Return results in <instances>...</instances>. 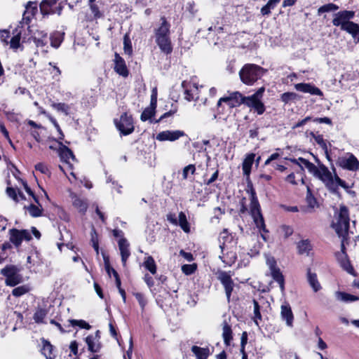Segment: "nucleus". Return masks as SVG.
<instances>
[{
	"instance_id": "obj_26",
	"label": "nucleus",
	"mask_w": 359,
	"mask_h": 359,
	"mask_svg": "<svg viewBox=\"0 0 359 359\" xmlns=\"http://www.w3.org/2000/svg\"><path fill=\"white\" fill-rule=\"evenodd\" d=\"M250 212L252 216L262 214L255 191L252 188L250 189Z\"/></svg>"
},
{
	"instance_id": "obj_41",
	"label": "nucleus",
	"mask_w": 359,
	"mask_h": 359,
	"mask_svg": "<svg viewBox=\"0 0 359 359\" xmlns=\"http://www.w3.org/2000/svg\"><path fill=\"white\" fill-rule=\"evenodd\" d=\"M143 264L144 266L152 274H155L156 273V264L151 256L146 257Z\"/></svg>"
},
{
	"instance_id": "obj_11",
	"label": "nucleus",
	"mask_w": 359,
	"mask_h": 359,
	"mask_svg": "<svg viewBox=\"0 0 359 359\" xmlns=\"http://www.w3.org/2000/svg\"><path fill=\"white\" fill-rule=\"evenodd\" d=\"M246 96L243 95L241 93L236 91L231 93L229 96L221 97L218 100V106L220 107V104L226 103L229 108H234L239 107L241 104L247 106Z\"/></svg>"
},
{
	"instance_id": "obj_13",
	"label": "nucleus",
	"mask_w": 359,
	"mask_h": 359,
	"mask_svg": "<svg viewBox=\"0 0 359 359\" xmlns=\"http://www.w3.org/2000/svg\"><path fill=\"white\" fill-rule=\"evenodd\" d=\"M114 123L121 134L128 135L134 130L133 120L131 116L127 113H123L119 119H115Z\"/></svg>"
},
{
	"instance_id": "obj_51",
	"label": "nucleus",
	"mask_w": 359,
	"mask_h": 359,
	"mask_svg": "<svg viewBox=\"0 0 359 359\" xmlns=\"http://www.w3.org/2000/svg\"><path fill=\"white\" fill-rule=\"evenodd\" d=\"M219 245L223 243H234L233 241L232 236L229 233L226 229H224L223 231L220 233L219 237Z\"/></svg>"
},
{
	"instance_id": "obj_20",
	"label": "nucleus",
	"mask_w": 359,
	"mask_h": 359,
	"mask_svg": "<svg viewBox=\"0 0 359 359\" xmlns=\"http://www.w3.org/2000/svg\"><path fill=\"white\" fill-rule=\"evenodd\" d=\"M114 62V69L116 72L124 77L128 76V71L126 67L125 61L118 53L115 54Z\"/></svg>"
},
{
	"instance_id": "obj_3",
	"label": "nucleus",
	"mask_w": 359,
	"mask_h": 359,
	"mask_svg": "<svg viewBox=\"0 0 359 359\" xmlns=\"http://www.w3.org/2000/svg\"><path fill=\"white\" fill-rule=\"evenodd\" d=\"M265 72L264 69L257 65L246 64L240 70L239 76L243 83L251 86L261 79Z\"/></svg>"
},
{
	"instance_id": "obj_43",
	"label": "nucleus",
	"mask_w": 359,
	"mask_h": 359,
	"mask_svg": "<svg viewBox=\"0 0 359 359\" xmlns=\"http://www.w3.org/2000/svg\"><path fill=\"white\" fill-rule=\"evenodd\" d=\"M253 306H254V309H253L254 316H253L252 319H253L254 322L255 323V324L258 325V320H262L261 306H260L259 302H257L255 299H253Z\"/></svg>"
},
{
	"instance_id": "obj_27",
	"label": "nucleus",
	"mask_w": 359,
	"mask_h": 359,
	"mask_svg": "<svg viewBox=\"0 0 359 359\" xmlns=\"http://www.w3.org/2000/svg\"><path fill=\"white\" fill-rule=\"evenodd\" d=\"M85 341L88 345V348L90 352H99L100 349V344L98 339H97V336L89 335L86 338Z\"/></svg>"
},
{
	"instance_id": "obj_32",
	"label": "nucleus",
	"mask_w": 359,
	"mask_h": 359,
	"mask_svg": "<svg viewBox=\"0 0 359 359\" xmlns=\"http://www.w3.org/2000/svg\"><path fill=\"white\" fill-rule=\"evenodd\" d=\"M13 36L11 38L10 42L8 43L10 44V47L13 49H17L20 46V41L21 38V28L20 27V25L18 26L14 30H13Z\"/></svg>"
},
{
	"instance_id": "obj_45",
	"label": "nucleus",
	"mask_w": 359,
	"mask_h": 359,
	"mask_svg": "<svg viewBox=\"0 0 359 359\" xmlns=\"http://www.w3.org/2000/svg\"><path fill=\"white\" fill-rule=\"evenodd\" d=\"M177 224L184 232H189L190 228L187 219L186 215L183 212L179 213V222Z\"/></svg>"
},
{
	"instance_id": "obj_44",
	"label": "nucleus",
	"mask_w": 359,
	"mask_h": 359,
	"mask_svg": "<svg viewBox=\"0 0 359 359\" xmlns=\"http://www.w3.org/2000/svg\"><path fill=\"white\" fill-rule=\"evenodd\" d=\"M253 220L256 224V226L259 229V231H262L265 233L268 232V230L266 229V225L264 223V217L262 214L252 216Z\"/></svg>"
},
{
	"instance_id": "obj_36",
	"label": "nucleus",
	"mask_w": 359,
	"mask_h": 359,
	"mask_svg": "<svg viewBox=\"0 0 359 359\" xmlns=\"http://www.w3.org/2000/svg\"><path fill=\"white\" fill-rule=\"evenodd\" d=\"M57 0H43L40 4V9L43 15L54 13L52 9L53 5L56 4Z\"/></svg>"
},
{
	"instance_id": "obj_24",
	"label": "nucleus",
	"mask_w": 359,
	"mask_h": 359,
	"mask_svg": "<svg viewBox=\"0 0 359 359\" xmlns=\"http://www.w3.org/2000/svg\"><path fill=\"white\" fill-rule=\"evenodd\" d=\"M182 87L184 89V98L188 101L194 99V94L197 92L198 88L195 84L191 85L190 83L183 81Z\"/></svg>"
},
{
	"instance_id": "obj_22",
	"label": "nucleus",
	"mask_w": 359,
	"mask_h": 359,
	"mask_svg": "<svg viewBox=\"0 0 359 359\" xmlns=\"http://www.w3.org/2000/svg\"><path fill=\"white\" fill-rule=\"evenodd\" d=\"M118 248L121 252V262L123 266H125L128 258L130 255V252L129 250V243L126 238H121L118 241Z\"/></svg>"
},
{
	"instance_id": "obj_31",
	"label": "nucleus",
	"mask_w": 359,
	"mask_h": 359,
	"mask_svg": "<svg viewBox=\"0 0 359 359\" xmlns=\"http://www.w3.org/2000/svg\"><path fill=\"white\" fill-rule=\"evenodd\" d=\"M306 201L308 205L306 208H304V212H312L315 207L318 206V203L316 198L312 195L309 188L307 189V194Z\"/></svg>"
},
{
	"instance_id": "obj_35",
	"label": "nucleus",
	"mask_w": 359,
	"mask_h": 359,
	"mask_svg": "<svg viewBox=\"0 0 359 359\" xmlns=\"http://www.w3.org/2000/svg\"><path fill=\"white\" fill-rule=\"evenodd\" d=\"M335 297L337 300L344 302H352L359 299V297L344 292H336Z\"/></svg>"
},
{
	"instance_id": "obj_29",
	"label": "nucleus",
	"mask_w": 359,
	"mask_h": 359,
	"mask_svg": "<svg viewBox=\"0 0 359 359\" xmlns=\"http://www.w3.org/2000/svg\"><path fill=\"white\" fill-rule=\"evenodd\" d=\"M42 344L43 347L41 348V353L46 357V358L55 359V354L53 353V346L50 344V343L44 339H42Z\"/></svg>"
},
{
	"instance_id": "obj_34",
	"label": "nucleus",
	"mask_w": 359,
	"mask_h": 359,
	"mask_svg": "<svg viewBox=\"0 0 359 359\" xmlns=\"http://www.w3.org/2000/svg\"><path fill=\"white\" fill-rule=\"evenodd\" d=\"M191 351L196 355L197 359H207L210 355V350L208 348H201L197 346L191 347Z\"/></svg>"
},
{
	"instance_id": "obj_62",
	"label": "nucleus",
	"mask_w": 359,
	"mask_h": 359,
	"mask_svg": "<svg viewBox=\"0 0 359 359\" xmlns=\"http://www.w3.org/2000/svg\"><path fill=\"white\" fill-rule=\"evenodd\" d=\"M196 170L195 165L193 164H190L186 167L184 168L183 172H182V177L183 179H187L188 177L189 172H191L192 175L194 174Z\"/></svg>"
},
{
	"instance_id": "obj_30",
	"label": "nucleus",
	"mask_w": 359,
	"mask_h": 359,
	"mask_svg": "<svg viewBox=\"0 0 359 359\" xmlns=\"http://www.w3.org/2000/svg\"><path fill=\"white\" fill-rule=\"evenodd\" d=\"M307 280L315 292L321 289V285L318 282L316 273H312L310 269L307 271Z\"/></svg>"
},
{
	"instance_id": "obj_4",
	"label": "nucleus",
	"mask_w": 359,
	"mask_h": 359,
	"mask_svg": "<svg viewBox=\"0 0 359 359\" xmlns=\"http://www.w3.org/2000/svg\"><path fill=\"white\" fill-rule=\"evenodd\" d=\"M221 255L219 256L222 262L227 265L231 266L237 259L236 246L235 243H223L219 245Z\"/></svg>"
},
{
	"instance_id": "obj_42",
	"label": "nucleus",
	"mask_w": 359,
	"mask_h": 359,
	"mask_svg": "<svg viewBox=\"0 0 359 359\" xmlns=\"http://www.w3.org/2000/svg\"><path fill=\"white\" fill-rule=\"evenodd\" d=\"M297 248L299 254H308L311 250V245L309 240H302L298 243Z\"/></svg>"
},
{
	"instance_id": "obj_39",
	"label": "nucleus",
	"mask_w": 359,
	"mask_h": 359,
	"mask_svg": "<svg viewBox=\"0 0 359 359\" xmlns=\"http://www.w3.org/2000/svg\"><path fill=\"white\" fill-rule=\"evenodd\" d=\"M39 205L31 204L27 207H25L28 210L29 215L33 217H37L41 215L43 209L41 205L37 203Z\"/></svg>"
},
{
	"instance_id": "obj_8",
	"label": "nucleus",
	"mask_w": 359,
	"mask_h": 359,
	"mask_svg": "<svg viewBox=\"0 0 359 359\" xmlns=\"http://www.w3.org/2000/svg\"><path fill=\"white\" fill-rule=\"evenodd\" d=\"M265 90L264 87L259 88L256 93L250 96H246L247 107L254 109L258 114H262L265 111V107L261 101Z\"/></svg>"
},
{
	"instance_id": "obj_17",
	"label": "nucleus",
	"mask_w": 359,
	"mask_h": 359,
	"mask_svg": "<svg viewBox=\"0 0 359 359\" xmlns=\"http://www.w3.org/2000/svg\"><path fill=\"white\" fill-rule=\"evenodd\" d=\"M294 88L297 90L303 92V93H310L311 95H323V92L315 86L311 84V83H297L294 86Z\"/></svg>"
},
{
	"instance_id": "obj_9",
	"label": "nucleus",
	"mask_w": 359,
	"mask_h": 359,
	"mask_svg": "<svg viewBox=\"0 0 359 359\" xmlns=\"http://www.w3.org/2000/svg\"><path fill=\"white\" fill-rule=\"evenodd\" d=\"M265 90L264 87L259 88L256 93L250 96H246L247 107L254 109L258 114H262L265 111V107L261 101Z\"/></svg>"
},
{
	"instance_id": "obj_28",
	"label": "nucleus",
	"mask_w": 359,
	"mask_h": 359,
	"mask_svg": "<svg viewBox=\"0 0 359 359\" xmlns=\"http://www.w3.org/2000/svg\"><path fill=\"white\" fill-rule=\"evenodd\" d=\"M255 154H248L245 158L243 165L242 169L243 172V175L245 176H249L251 172L252 165L253 164L255 160Z\"/></svg>"
},
{
	"instance_id": "obj_59",
	"label": "nucleus",
	"mask_w": 359,
	"mask_h": 359,
	"mask_svg": "<svg viewBox=\"0 0 359 359\" xmlns=\"http://www.w3.org/2000/svg\"><path fill=\"white\" fill-rule=\"evenodd\" d=\"M133 295L135 297L142 310L143 311L147 304V301L146 298L144 297V294L140 292H135V293H133Z\"/></svg>"
},
{
	"instance_id": "obj_58",
	"label": "nucleus",
	"mask_w": 359,
	"mask_h": 359,
	"mask_svg": "<svg viewBox=\"0 0 359 359\" xmlns=\"http://www.w3.org/2000/svg\"><path fill=\"white\" fill-rule=\"evenodd\" d=\"M29 288L25 285H22L14 288L12 291V294L15 297H20L27 292H28Z\"/></svg>"
},
{
	"instance_id": "obj_12",
	"label": "nucleus",
	"mask_w": 359,
	"mask_h": 359,
	"mask_svg": "<svg viewBox=\"0 0 359 359\" xmlns=\"http://www.w3.org/2000/svg\"><path fill=\"white\" fill-rule=\"evenodd\" d=\"M232 273L231 271H224L222 270L217 271L216 273L217 278L223 285L226 295L227 301L230 302L231 295L234 287V283L231 278Z\"/></svg>"
},
{
	"instance_id": "obj_61",
	"label": "nucleus",
	"mask_w": 359,
	"mask_h": 359,
	"mask_svg": "<svg viewBox=\"0 0 359 359\" xmlns=\"http://www.w3.org/2000/svg\"><path fill=\"white\" fill-rule=\"evenodd\" d=\"M196 267L194 264H184L182 266V272L186 275H191L196 271Z\"/></svg>"
},
{
	"instance_id": "obj_23",
	"label": "nucleus",
	"mask_w": 359,
	"mask_h": 359,
	"mask_svg": "<svg viewBox=\"0 0 359 359\" xmlns=\"http://www.w3.org/2000/svg\"><path fill=\"white\" fill-rule=\"evenodd\" d=\"M70 196L74 207L78 209L80 212L84 214L88 208L87 201L84 198L79 197L78 196L73 193L71 194Z\"/></svg>"
},
{
	"instance_id": "obj_56",
	"label": "nucleus",
	"mask_w": 359,
	"mask_h": 359,
	"mask_svg": "<svg viewBox=\"0 0 359 359\" xmlns=\"http://www.w3.org/2000/svg\"><path fill=\"white\" fill-rule=\"evenodd\" d=\"M297 97L298 95L295 93L287 92L281 95V100L287 104L290 101L295 100Z\"/></svg>"
},
{
	"instance_id": "obj_18",
	"label": "nucleus",
	"mask_w": 359,
	"mask_h": 359,
	"mask_svg": "<svg viewBox=\"0 0 359 359\" xmlns=\"http://www.w3.org/2000/svg\"><path fill=\"white\" fill-rule=\"evenodd\" d=\"M290 161L295 164L299 165L302 169H303V166H304L309 170V172L313 174L314 176L316 175L317 172L319 170V168L316 166L311 162L303 158L300 157L298 159L290 158Z\"/></svg>"
},
{
	"instance_id": "obj_46",
	"label": "nucleus",
	"mask_w": 359,
	"mask_h": 359,
	"mask_svg": "<svg viewBox=\"0 0 359 359\" xmlns=\"http://www.w3.org/2000/svg\"><path fill=\"white\" fill-rule=\"evenodd\" d=\"M123 50L129 56L133 54L132 43L128 34H126L123 36Z\"/></svg>"
},
{
	"instance_id": "obj_55",
	"label": "nucleus",
	"mask_w": 359,
	"mask_h": 359,
	"mask_svg": "<svg viewBox=\"0 0 359 359\" xmlns=\"http://www.w3.org/2000/svg\"><path fill=\"white\" fill-rule=\"evenodd\" d=\"M70 325L73 327L79 326L81 328L90 330L91 326L83 320H69Z\"/></svg>"
},
{
	"instance_id": "obj_47",
	"label": "nucleus",
	"mask_w": 359,
	"mask_h": 359,
	"mask_svg": "<svg viewBox=\"0 0 359 359\" xmlns=\"http://www.w3.org/2000/svg\"><path fill=\"white\" fill-rule=\"evenodd\" d=\"M50 44L54 48H58L63 41V36L60 32H55L50 36Z\"/></svg>"
},
{
	"instance_id": "obj_40",
	"label": "nucleus",
	"mask_w": 359,
	"mask_h": 359,
	"mask_svg": "<svg viewBox=\"0 0 359 359\" xmlns=\"http://www.w3.org/2000/svg\"><path fill=\"white\" fill-rule=\"evenodd\" d=\"M350 34L356 42H359V25L354 22L345 31Z\"/></svg>"
},
{
	"instance_id": "obj_21",
	"label": "nucleus",
	"mask_w": 359,
	"mask_h": 359,
	"mask_svg": "<svg viewBox=\"0 0 359 359\" xmlns=\"http://www.w3.org/2000/svg\"><path fill=\"white\" fill-rule=\"evenodd\" d=\"M34 41L37 47L47 46L48 42V34L43 30H36L34 33Z\"/></svg>"
},
{
	"instance_id": "obj_25",
	"label": "nucleus",
	"mask_w": 359,
	"mask_h": 359,
	"mask_svg": "<svg viewBox=\"0 0 359 359\" xmlns=\"http://www.w3.org/2000/svg\"><path fill=\"white\" fill-rule=\"evenodd\" d=\"M281 317L283 320L286 321V324L291 327L294 319L293 313L290 306L288 304L281 306Z\"/></svg>"
},
{
	"instance_id": "obj_57",
	"label": "nucleus",
	"mask_w": 359,
	"mask_h": 359,
	"mask_svg": "<svg viewBox=\"0 0 359 359\" xmlns=\"http://www.w3.org/2000/svg\"><path fill=\"white\" fill-rule=\"evenodd\" d=\"M34 15H31V13H29V8H26L25 11L23 13L22 20L21 22H20V27L22 29L24 24L28 25L29 22L31 21V19Z\"/></svg>"
},
{
	"instance_id": "obj_64",
	"label": "nucleus",
	"mask_w": 359,
	"mask_h": 359,
	"mask_svg": "<svg viewBox=\"0 0 359 359\" xmlns=\"http://www.w3.org/2000/svg\"><path fill=\"white\" fill-rule=\"evenodd\" d=\"M35 169H36V170L39 171L40 172H41L43 174L47 175V174L50 173L48 167L46 166V165H45L43 163H37L35 165Z\"/></svg>"
},
{
	"instance_id": "obj_63",
	"label": "nucleus",
	"mask_w": 359,
	"mask_h": 359,
	"mask_svg": "<svg viewBox=\"0 0 359 359\" xmlns=\"http://www.w3.org/2000/svg\"><path fill=\"white\" fill-rule=\"evenodd\" d=\"M48 118H49L50 121L53 123L54 127L56 128L57 131L58 132V133L60 135L59 140H63L65 135H64L58 123L57 122V121L53 117H52L50 116H48Z\"/></svg>"
},
{
	"instance_id": "obj_52",
	"label": "nucleus",
	"mask_w": 359,
	"mask_h": 359,
	"mask_svg": "<svg viewBox=\"0 0 359 359\" xmlns=\"http://www.w3.org/2000/svg\"><path fill=\"white\" fill-rule=\"evenodd\" d=\"M338 9H339V6L337 5L332 4V3H330V4H327L320 6L318 8V12L320 14V13H323L335 11Z\"/></svg>"
},
{
	"instance_id": "obj_2",
	"label": "nucleus",
	"mask_w": 359,
	"mask_h": 359,
	"mask_svg": "<svg viewBox=\"0 0 359 359\" xmlns=\"http://www.w3.org/2000/svg\"><path fill=\"white\" fill-rule=\"evenodd\" d=\"M161 21L159 26L154 29L156 43L162 52L170 54L172 50L170 37V24L165 17H161Z\"/></svg>"
},
{
	"instance_id": "obj_48",
	"label": "nucleus",
	"mask_w": 359,
	"mask_h": 359,
	"mask_svg": "<svg viewBox=\"0 0 359 359\" xmlns=\"http://www.w3.org/2000/svg\"><path fill=\"white\" fill-rule=\"evenodd\" d=\"M105 268H106V271L109 276H111V271H112L114 273V277L115 279L116 286L118 288V290H119L120 288H122L121 279H120L119 275L117 273V271L114 269L111 268L109 266V264H106Z\"/></svg>"
},
{
	"instance_id": "obj_38",
	"label": "nucleus",
	"mask_w": 359,
	"mask_h": 359,
	"mask_svg": "<svg viewBox=\"0 0 359 359\" xmlns=\"http://www.w3.org/2000/svg\"><path fill=\"white\" fill-rule=\"evenodd\" d=\"M280 0H269L267 4L261 8V13L262 15H269L271 10H273Z\"/></svg>"
},
{
	"instance_id": "obj_7",
	"label": "nucleus",
	"mask_w": 359,
	"mask_h": 359,
	"mask_svg": "<svg viewBox=\"0 0 359 359\" xmlns=\"http://www.w3.org/2000/svg\"><path fill=\"white\" fill-rule=\"evenodd\" d=\"M316 177L323 182L327 189L332 194H337V184L334 181V177L332 176L331 172L327 167L322 165L319 168Z\"/></svg>"
},
{
	"instance_id": "obj_50",
	"label": "nucleus",
	"mask_w": 359,
	"mask_h": 359,
	"mask_svg": "<svg viewBox=\"0 0 359 359\" xmlns=\"http://www.w3.org/2000/svg\"><path fill=\"white\" fill-rule=\"evenodd\" d=\"M52 107L57 111L64 113L66 116L69 114L70 107L65 103H53Z\"/></svg>"
},
{
	"instance_id": "obj_49",
	"label": "nucleus",
	"mask_w": 359,
	"mask_h": 359,
	"mask_svg": "<svg viewBox=\"0 0 359 359\" xmlns=\"http://www.w3.org/2000/svg\"><path fill=\"white\" fill-rule=\"evenodd\" d=\"M46 315L47 311L46 309H39L34 313L33 318L36 323H43Z\"/></svg>"
},
{
	"instance_id": "obj_54",
	"label": "nucleus",
	"mask_w": 359,
	"mask_h": 359,
	"mask_svg": "<svg viewBox=\"0 0 359 359\" xmlns=\"http://www.w3.org/2000/svg\"><path fill=\"white\" fill-rule=\"evenodd\" d=\"M90 9L93 16H90L88 18L89 20H95L102 17V13L100 11L99 7L97 4H91L90 6Z\"/></svg>"
},
{
	"instance_id": "obj_16",
	"label": "nucleus",
	"mask_w": 359,
	"mask_h": 359,
	"mask_svg": "<svg viewBox=\"0 0 359 359\" xmlns=\"http://www.w3.org/2000/svg\"><path fill=\"white\" fill-rule=\"evenodd\" d=\"M185 133L182 130H165L157 134L156 139L158 141H175L182 137L185 136Z\"/></svg>"
},
{
	"instance_id": "obj_60",
	"label": "nucleus",
	"mask_w": 359,
	"mask_h": 359,
	"mask_svg": "<svg viewBox=\"0 0 359 359\" xmlns=\"http://www.w3.org/2000/svg\"><path fill=\"white\" fill-rule=\"evenodd\" d=\"M154 115V110L150 108H146L141 114V120L142 121H146L150 119Z\"/></svg>"
},
{
	"instance_id": "obj_37",
	"label": "nucleus",
	"mask_w": 359,
	"mask_h": 359,
	"mask_svg": "<svg viewBox=\"0 0 359 359\" xmlns=\"http://www.w3.org/2000/svg\"><path fill=\"white\" fill-rule=\"evenodd\" d=\"M270 273L274 280H276L280 286L281 291L284 290V277L279 268L270 271Z\"/></svg>"
},
{
	"instance_id": "obj_1",
	"label": "nucleus",
	"mask_w": 359,
	"mask_h": 359,
	"mask_svg": "<svg viewBox=\"0 0 359 359\" xmlns=\"http://www.w3.org/2000/svg\"><path fill=\"white\" fill-rule=\"evenodd\" d=\"M349 212L348 208L344 205L339 206V210L334 212V219L332 226L335 230L341 241V251L336 253V258L344 270L351 275H354V269L352 266L347 254L346 253L345 245L348 243V236L349 229Z\"/></svg>"
},
{
	"instance_id": "obj_53",
	"label": "nucleus",
	"mask_w": 359,
	"mask_h": 359,
	"mask_svg": "<svg viewBox=\"0 0 359 359\" xmlns=\"http://www.w3.org/2000/svg\"><path fill=\"white\" fill-rule=\"evenodd\" d=\"M311 136L314 139L315 142L325 151H327V143L323 139V137L322 135H316L313 133H311Z\"/></svg>"
},
{
	"instance_id": "obj_33",
	"label": "nucleus",
	"mask_w": 359,
	"mask_h": 359,
	"mask_svg": "<svg viewBox=\"0 0 359 359\" xmlns=\"http://www.w3.org/2000/svg\"><path fill=\"white\" fill-rule=\"evenodd\" d=\"M222 337L224 339V342L226 346H229L231 339H233L232 337V330L231 325H229L226 321H224L223 323V327H222Z\"/></svg>"
},
{
	"instance_id": "obj_19",
	"label": "nucleus",
	"mask_w": 359,
	"mask_h": 359,
	"mask_svg": "<svg viewBox=\"0 0 359 359\" xmlns=\"http://www.w3.org/2000/svg\"><path fill=\"white\" fill-rule=\"evenodd\" d=\"M60 148L58 150L59 156L60 159L68 164L70 163V159L73 161H76L75 156L74 155L72 151L69 149L67 147L63 145L60 142H59Z\"/></svg>"
},
{
	"instance_id": "obj_10",
	"label": "nucleus",
	"mask_w": 359,
	"mask_h": 359,
	"mask_svg": "<svg viewBox=\"0 0 359 359\" xmlns=\"http://www.w3.org/2000/svg\"><path fill=\"white\" fill-rule=\"evenodd\" d=\"M265 90L264 87L259 88L256 93L250 96H246L247 107L254 109L258 114H262L265 111V107L261 101Z\"/></svg>"
},
{
	"instance_id": "obj_5",
	"label": "nucleus",
	"mask_w": 359,
	"mask_h": 359,
	"mask_svg": "<svg viewBox=\"0 0 359 359\" xmlns=\"http://www.w3.org/2000/svg\"><path fill=\"white\" fill-rule=\"evenodd\" d=\"M355 16V12L353 11H341L334 14L332 20L333 25L340 27L341 29L346 31L350 27L351 21Z\"/></svg>"
},
{
	"instance_id": "obj_15",
	"label": "nucleus",
	"mask_w": 359,
	"mask_h": 359,
	"mask_svg": "<svg viewBox=\"0 0 359 359\" xmlns=\"http://www.w3.org/2000/svg\"><path fill=\"white\" fill-rule=\"evenodd\" d=\"M339 162L341 167L348 170L355 171L359 168V161L352 154H347L339 158Z\"/></svg>"
},
{
	"instance_id": "obj_14",
	"label": "nucleus",
	"mask_w": 359,
	"mask_h": 359,
	"mask_svg": "<svg viewBox=\"0 0 359 359\" xmlns=\"http://www.w3.org/2000/svg\"><path fill=\"white\" fill-rule=\"evenodd\" d=\"M10 242L16 248H19L22 241H29L32 239V235L28 230H18L17 229H11L8 231Z\"/></svg>"
},
{
	"instance_id": "obj_6",
	"label": "nucleus",
	"mask_w": 359,
	"mask_h": 359,
	"mask_svg": "<svg viewBox=\"0 0 359 359\" xmlns=\"http://www.w3.org/2000/svg\"><path fill=\"white\" fill-rule=\"evenodd\" d=\"M1 273L6 277V285L13 287L22 281V277L15 266H6L1 269Z\"/></svg>"
}]
</instances>
